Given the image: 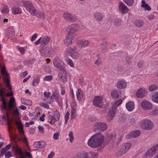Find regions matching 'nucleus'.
Here are the masks:
<instances>
[{
	"label": "nucleus",
	"mask_w": 158,
	"mask_h": 158,
	"mask_svg": "<svg viewBox=\"0 0 158 158\" xmlns=\"http://www.w3.org/2000/svg\"><path fill=\"white\" fill-rule=\"evenodd\" d=\"M104 140L103 136L98 133L94 135L88 140V145L93 148H95L100 146L102 144Z\"/></svg>",
	"instance_id": "obj_1"
},
{
	"label": "nucleus",
	"mask_w": 158,
	"mask_h": 158,
	"mask_svg": "<svg viewBox=\"0 0 158 158\" xmlns=\"http://www.w3.org/2000/svg\"><path fill=\"white\" fill-rule=\"evenodd\" d=\"M23 6L26 7L31 15H34L36 14V10L31 2L29 1L23 2Z\"/></svg>",
	"instance_id": "obj_2"
},
{
	"label": "nucleus",
	"mask_w": 158,
	"mask_h": 158,
	"mask_svg": "<svg viewBox=\"0 0 158 158\" xmlns=\"http://www.w3.org/2000/svg\"><path fill=\"white\" fill-rule=\"evenodd\" d=\"M131 144L129 143H126L120 146V148L118 150L117 154L119 155H122L126 153L129 149Z\"/></svg>",
	"instance_id": "obj_3"
},
{
	"label": "nucleus",
	"mask_w": 158,
	"mask_h": 158,
	"mask_svg": "<svg viewBox=\"0 0 158 158\" xmlns=\"http://www.w3.org/2000/svg\"><path fill=\"white\" fill-rule=\"evenodd\" d=\"M77 48H74L69 47L66 49V52L68 54L71 56L73 58L76 59L79 56V54L77 51Z\"/></svg>",
	"instance_id": "obj_4"
},
{
	"label": "nucleus",
	"mask_w": 158,
	"mask_h": 158,
	"mask_svg": "<svg viewBox=\"0 0 158 158\" xmlns=\"http://www.w3.org/2000/svg\"><path fill=\"white\" fill-rule=\"evenodd\" d=\"M53 63L54 66L60 69V70H64L65 69L64 63L58 57H56L54 59Z\"/></svg>",
	"instance_id": "obj_5"
},
{
	"label": "nucleus",
	"mask_w": 158,
	"mask_h": 158,
	"mask_svg": "<svg viewBox=\"0 0 158 158\" xmlns=\"http://www.w3.org/2000/svg\"><path fill=\"white\" fill-rule=\"evenodd\" d=\"M142 126L144 129L147 130H152L154 124L151 121L148 119H144L141 122Z\"/></svg>",
	"instance_id": "obj_6"
},
{
	"label": "nucleus",
	"mask_w": 158,
	"mask_h": 158,
	"mask_svg": "<svg viewBox=\"0 0 158 158\" xmlns=\"http://www.w3.org/2000/svg\"><path fill=\"white\" fill-rule=\"evenodd\" d=\"M63 16L66 20L71 22L75 21L77 19V17L75 15L68 12L64 13Z\"/></svg>",
	"instance_id": "obj_7"
},
{
	"label": "nucleus",
	"mask_w": 158,
	"mask_h": 158,
	"mask_svg": "<svg viewBox=\"0 0 158 158\" xmlns=\"http://www.w3.org/2000/svg\"><path fill=\"white\" fill-rule=\"evenodd\" d=\"M102 98L99 96H96L94 98L93 103L94 106L98 107H102L103 106Z\"/></svg>",
	"instance_id": "obj_8"
},
{
	"label": "nucleus",
	"mask_w": 158,
	"mask_h": 158,
	"mask_svg": "<svg viewBox=\"0 0 158 158\" xmlns=\"http://www.w3.org/2000/svg\"><path fill=\"white\" fill-rule=\"evenodd\" d=\"M118 8L119 11L122 14H127L129 11L127 7L121 2H119V3Z\"/></svg>",
	"instance_id": "obj_9"
},
{
	"label": "nucleus",
	"mask_w": 158,
	"mask_h": 158,
	"mask_svg": "<svg viewBox=\"0 0 158 158\" xmlns=\"http://www.w3.org/2000/svg\"><path fill=\"white\" fill-rule=\"evenodd\" d=\"M58 77L62 82H65L67 81V77L66 69L60 70L58 73Z\"/></svg>",
	"instance_id": "obj_10"
},
{
	"label": "nucleus",
	"mask_w": 158,
	"mask_h": 158,
	"mask_svg": "<svg viewBox=\"0 0 158 158\" xmlns=\"http://www.w3.org/2000/svg\"><path fill=\"white\" fill-rule=\"evenodd\" d=\"M116 111V108L114 106L110 108L107 116V120L111 121L114 117Z\"/></svg>",
	"instance_id": "obj_11"
},
{
	"label": "nucleus",
	"mask_w": 158,
	"mask_h": 158,
	"mask_svg": "<svg viewBox=\"0 0 158 158\" xmlns=\"http://www.w3.org/2000/svg\"><path fill=\"white\" fill-rule=\"evenodd\" d=\"M95 126L97 130L100 132L103 131L107 128V124L104 122H98Z\"/></svg>",
	"instance_id": "obj_12"
},
{
	"label": "nucleus",
	"mask_w": 158,
	"mask_h": 158,
	"mask_svg": "<svg viewBox=\"0 0 158 158\" xmlns=\"http://www.w3.org/2000/svg\"><path fill=\"white\" fill-rule=\"evenodd\" d=\"M52 49L51 47L47 46L46 47L41 48L40 50L41 55L42 56H47L51 52Z\"/></svg>",
	"instance_id": "obj_13"
},
{
	"label": "nucleus",
	"mask_w": 158,
	"mask_h": 158,
	"mask_svg": "<svg viewBox=\"0 0 158 158\" xmlns=\"http://www.w3.org/2000/svg\"><path fill=\"white\" fill-rule=\"evenodd\" d=\"M78 28L77 25L75 24H73L68 27L67 31L68 32V34L74 35V33L77 31Z\"/></svg>",
	"instance_id": "obj_14"
},
{
	"label": "nucleus",
	"mask_w": 158,
	"mask_h": 158,
	"mask_svg": "<svg viewBox=\"0 0 158 158\" xmlns=\"http://www.w3.org/2000/svg\"><path fill=\"white\" fill-rule=\"evenodd\" d=\"M75 35H70L68 34L66 36L65 40L64 41V44L66 46H69L70 45L72 42L74 38Z\"/></svg>",
	"instance_id": "obj_15"
},
{
	"label": "nucleus",
	"mask_w": 158,
	"mask_h": 158,
	"mask_svg": "<svg viewBox=\"0 0 158 158\" xmlns=\"http://www.w3.org/2000/svg\"><path fill=\"white\" fill-rule=\"evenodd\" d=\"M141 106L145 110H149L152 109L153 106L152 104L147 101H143L141 103Z\"/></svg>",
	"instance_id": "obj_16"
},
{
	"label": "nucleus",
	"mask_w": 158,
	"mask_h": 158,
	"mask_svg": "<svg viewBox=\"0 0 158 158\" xmlns=\"http://www.w3.org/2000/svg\"><path fill=\"white\" fill-rule=\"evenodd\" d=\"M12 151L14 152L15 155L23 154V153L21 148L17 144L14 145L12 147Z\"/></svg>",
	"instance_id": "obj_17"
},
{
	"label": "nucleus",
	"mask_w": 158,
	"mask_h": 158,
	"mask_svg": "<svg viewBox=\"0 0 158 158\" xmlns=\"http://www.w3.org/2000/svg\"><path fill=\"white\" fill-rule=\"evenodd\" d=\"M146 94V90L143 88H141L137 91L136 93V95L137 97L139 98H142L145 96Z\"/></svg>",
	"instance_id": "obj_18"
},
{
	"label": "nucleus",
	"mask_w": 158,
	"mask_h": 158,
	"mask_svg": "<svg viewBox=\"0 0 158 158\" xmlns=\"http://www.w3.org/2000/svg\"><path fill=\"white\" fill-rule=\"evenodd\" d=\"M127 85V82L124 80H119L116 84L117 87L120 89H123L125 88Z\"/></svg>",
	"instance_id": "obj_19"
},
{
	"label": "nucleus",
	"mask_w": 158,
	"mask_h": 158,
	"mask_svg": "<svg viewBox=\"0 0 158 158\" xmlns=\"http://www.w3.org/2000/svg\"><path fill=\"white\" fill-rule=\"evenodd\" d=\"M15 99L13 97H11L9 102V103L7 107V110H6L7 112L8 111H11L13 109H15V105H14Z\"/></svg>",
	"instance_id": "obj_20"
},
{
	"label": "nucleus",
	"mask_w": 158,
	"mask_h": 158,
	"mask_svg": "<svg viewBox=\"0 0 158 158\" xmlns=\"http://www.w3.org/2000/svg\"><path fill=\"white\" fill-rule=\"evenodd\" d=\"M15 121L16 125L17 127V128L19 130V132L22 135H24V131L23 130V126L22 125L21 122L17 120H16Z\"/></svg>",
	"instance_id": "obj_21"
},
{
	"label": "nucleus",
	"mask_w": 158,
	"mask_h": 158,
	"mask_svg": "<svg viewBox=\"0 0 158 158\" xmlns=\"http://www.w3.org/2000/svg\"><path fill=\"white\" fill-rule=\"evenodd\" d=\"M46 145L45 143L43 141L35 142L33 144L34 148H40L44 147Z\"/></svg>",
	"instance_id": "obj_22"
},
{
	"label": "nucleus",
	"mask_w": 158,
	"mask_h": 158,
	"mask_svg": "<svg viewBox=\"0 0 158 158\" xmlns=\"http://www.w3.org/2000/svg\"><path fill=\"white\" fill-rule=\"evenodd\" d=\"M126 107L129 111H132L135 107V104L133 102H130L126 103Z\"/></svg>",
	"instance_id": "obj_23"
},
{
	"label": "nucleus",
	"mask_w": 158,
	"mask_h": 158,
	"mask_svg": "<svg viewBox=\"0 0 158 158\" xmlns=\"http://www.w3.org/2000/svg\"><path fill=\"white\" fill-rule=\"evenodd\" d=\"M112 97L115 99H118L121 97V92L118 90H114L111 93Z\"/></svg>",
	"instance_id": "obj_24"
},
{
	"label": "nucleus",
	"mask_w": 158,
	"mask_h": 158,
	"mask_svg": "<svg viewBox=\"0 0 158 158\" xmlns=\"http://www.w3.org/2000/svg\"><path fill=\"white\" fill-rule=\"evenodd\" d=\"M94 17L97 21H101L103 18V14L101 13L96 12L94 13Z\"/></svg>",
	"instance_id": "obj_25"
},
{
	"label": "nucleus",
	"mask_w": 158,
	"mask_h": 158,
	"mask_svg": "<svg viewBox=\"0 0 158 158\" xmlns=\"http://www.w3.org/2000/svg\"><path fill=\"white\" fill-rule=\"evenodd\" d=\"M155 154L152 149L150 148L146 152L145 155V156L147 158H150V157L153 156Z\"/></svg>",
	"instance_id": "obj_26"
},
{
	"label": "nucleus",
	"mask_w": 158,
	"mask_h": 158,
	"mask_svg": "<svg viewBox=\"0 0 158 158\" xmlns=\"http://www.w3.org/2000/svg\"><path fill=\"white\" fill-rule=\"evenodd\" d=\"M12 12L14 14L16 15L21 13L22 11L20 8L15 6L12 8Z\"/></svg>",
	"instance_id": "obj_27"
},
{
	"label": "nucleus",
	"mask_w": 158,
	"mask_h": 158,
	"mask_svg": "<svg viewBox=\"0 0 158 158\" xmlns=\"http://www.w3.org/2000/svg\"><path fill=\"white\" fill-rule=\"evenodd\" d=\"M77 98L78 101H81L83 97V92L81 89H78L76 93Z\"/></svg>",
	"instance_id": "obj_28"
},
{
	"label": "nucleus",
	"mask_w": 158,
	"mask_h": 158,
	"mask_svg": "<svg viewBox=\"0 0 158 158\" xmlns=\"http://www.w3.org/2000/svg\"><path fill=\"white\" fill-rule=\"evenodd\" d=\"M140 132L139 131H135L130 133V136L131 138H136L139 136Z\"/></svg>",
	"instance_id": "obj_29"
},
{
	"label": "nucleus",
	"mask_w": 158,
	"mask_h": 158,
	"mask_svg": "<svg viewBox=\"0 0 158 158\" xmlns=\"http://www.w3.org/2000/svg\"><path fill=\"white\" fill-rule=\"evenodd\" d=\"M135 24L137 27H142L144 24V22L141 20L136 19L135 20Z\"/></svg>",
	"instance_id": "obj_30"
},
{
	"label": "nucleus",
	"mask_w": 158,
	"mask_h": 158,
	"mask_svg": "<svg viewBox=\"0 0 158 158\" xmlns=\"http://www.w3.org/2000/svg\"><path fill=\"white\" fill-rule=\"evenodd\" d=\"M48 122L52 125L54 124L56 121V120L52 115H49L48 116Z\"/></svg>",
	"instance_id": "obj_31"
},
{
	"label": "nucleus",
	"mask_w": 158,
	"mask_h": 158,
	"mask_svg": "<svg viewBox=\"0 0 158 158\" xmlns=\"http://www.w3.org/2000/svg\"><path fill=\"white\" fill-rule=\"evenodd\" d=\"M59 98V94L56 92L53 93L51 96V98L52 99H53V98H54L55 101L56 102H57L58 101Z\"/></svg>",
	"instance_id": "obj_32"
},
{
	"label": "nucleus",
	"mask_w": 158,
	"mask_h": 158,
	"mask_svg": "<svg viewBox=\"0 0 158 158\" xmlns=\"http://www.w3.org/2000/svg\"><path fill=\"white\" fill-rule=\"evenodd\" d=\"M50 40V37L45 36L43 38L41 43L43 45H46L47 44Z\"/></svg>",
	"instance_id": "obj_33"
},
{
	"label": "nucleus",
	"mask_w": 158,
	"mask_h": 158,
	"mask_svg": "<svg viewBox=\"0 0 158 158\" xmlns=\"http://www.w3.org/2000/svg\"><path fill=\"white\" fill-rule=\"evenodd\" d=\"M53 117L56 121H57L60 118L59 113L57 110L54 111L53 114Z\"/></svg>",
	"instance_id": "obj_34"
},
{
	"label": "nucleus",
	"mask_w": 158,
	"mask_h": 158,
	"mask_svg": "<svg viewBox=\"0 0 158 158\" xmlns=\"http://www.w3.org/2000/svg\"><path fill=\"white\" fill-rule=\"evenodd\" d=\"M36 16L38 18L41 19H44L45 18V16L44 13L41 12H39L36 14Z\"/></svg>",
	"instance_id": "obj_35"
},
{
	"label": "nucleus",
	"mask_w": 158,
	"mask_h": 158,
	"mask_svg": "<svg viewBox=\"0 0 158 158\" xmlns=\"http://www.w3.org/2000/svg\"><path fill=\"white\" fill-rule=\"evenodd\" d=\"M128 6H131L133 5L134 2V0H123Z\"/></svg>",
	"instance_id": "obj_36"
},
{
	"label": "nucleus",
	"mask_w": 158,
	"mask_h": 158,
	"mask_svg": "<svg viewBox=\"0 0 158 158\" xmlns=\"http://www.w3.org/2000/svg\"><path fill=\"white\" fill-rule=\"evenodd\" d=\"M158 89V86L156 84H153L149 87V90L150 91H152Z\"/></svg>",
	"instance_id": "obj_37"
},
{
	"label": "nucleus",
	"mask_w": 158,
	"mask_h": 158,
	"mask_svg": "<svg viewBox=\"0 0 158 158\" xmlns=\"http://www.w3.org/2000/svg\"><path fill=\"white\" fill-rule=\"evenodd\" d=\"M152 99L154 102L158 103V92L154 94Z\"/></svg>",
	"instance_id": "obj_38"
},
{
	"label": "nucleus",
	"mask_w": 158,
	"mask_h": 158,
	"mask_svg": "<svg viewBox=\"0 0 158 158\" xmlns=\"http://www.w3.org/2000/svg\"><path fill=\"white\" fill-rule=\"evenodd\" d=\"M122 20L121 19H117L115 20L114 24L116 26H120L122 23Z\"/></svg>",
	"instance_id": "obj_39"
},
{
	"label": "nucleus",
	"mask_w": 158,
	"mask_h": 158,
	"mask_svg": "<svg viewBox=\"0 0 158 158\" xmlns=\"http://www.w3.org/2000/svg\"><path fill=\"white\" fill-rule=\"evenodd\" d=\"M66 61L68 64L72 68H74V64L73 61L70 58H68L66 59Z\"/></svg>",
	"instance_id": "obj_40"
},
{
	"label": "nucleus",
	"mask_w": 158,
	"mask_h": 158,
	"mask_svg": "<svg viewBox=\"0 0 158 158\" xmlns=\"http://www.w3.org/2000/svg\"><path fill=\"white\" fill-rule=\"evenodd\" d=\"M1 12L3 14H6L8 13L9 12V10L7 6H4L1 10Z\"/></svg>",
	"instance_id": "obj_41"
},
{
	"label": "nucleus",
	"mask_w": 158,
	"mask_h": 158,
	"mask_svg": "<svg viewBox=\"0 0 158 158\" xmlns=\"http://www.w3.org/2000/svg\"><path fill=\"white\" fill-rule=\"evenodd\" d=\"M89 43V41L88 40L83 41L81 43L82 47L85 48L87 47Z\"/></svg>",
	"instance_id": "obj_42"
},
{
	"label": "nucleus",
	"mask_w": 158,
	"mask_h": 158,
	"mask_svg": "<svg viewBox=\"0 0 158 158\" xmlns=\"http://www.w3.org/2000/svg\"><path fill=\"white\" fill-rule=\"evenodd\" d=\"M91 158H97L98 156V153L97 152H90Z\"/></svg>",
	"instance_id": "obj_43"
},
{
	"label": "nucleus",
	"mask_w": 158,
	"mask_h": 158,
	"mask_svg": "<svg viewBox=\"0 0 158 158\" xmlns=\"http://www.w3.org/2000/svg\"><path fill=\"white\" fill-rule=\"evenodd\" d=\"M151 148L155 154L158 152V144H156L153 146Z\"/></svg>",
	"instance_id": "obj_44"
},
{
	"label": "nucleus",
	"mask_w": 158,
	"mask_h": 158,
	"mask_svg": "<svg viewBox=\"0 0 158 158\" xmlns=\"http://www.w3.org/2000/svg\"><path fill=\"white\" fill-rule=\"evenodd\" d=\"M75 158H84V152L82 153H78L75 155Z\"/></svg>",
	"instance_id": "obj_45"
},
{
	"label": "nucleus",
	"mask_w": 158,
	"mask_h": 158,
	"mask_svg": "<svg viewBox=\"0 0 158 158\" xmlns=\"http://www.w3.org/2000/svg\"><path fill=\"white\" fill-rule=\"evenodd\" d=\"M69 114H70L68 111H67L66 112L64 117L65 119V124H67L68 122V120L69 118Z\"/></svg>",
	"instance_id": "obj_46"
},
{
	"label": "nucleus",
	"mask_w": 158,
	"mask_h": 158,
	"mask_svg": "<svg viewBox=\"0 0 158 158\" xmlns=\"http://www.w3.org/2000/svg\"><path fill=\"white\" fill-rule=\"evenodd\" d=\"M45 71L47 73H49L51 72V68L48 66H46L44 68Z\"/></svg>",
	"instance_id": "obj_47"
},
{
	"label": "nucleus",
	"mask_w": 158,
	"mask_h": 158,
	"mask_svg": "<svg viewBox=\"0 0 158 158\" xmlns=\"http://www.w3.org/2000/svg\"><path fill=\"white\" fill-rule=\"evenodd\" d=\"M69 137L70 141L71 143H72L74 139V137L73 133L72 131L69 132Z\"/></svg>",
	"instance_id": "obj_48"
},
{
	"label": "nucleus",
	"mask_w": 158,
	"mask_h": 158,
	"mask_svg": "<svg viewBox=\"0 0 158 158\" xmlns=\"http://www.w3.org/2000/svg\"><path fill=\"white\" fill-rule=\"evenodd\" d=\"M123 102V100L121 99H120L116 101L114 103V105L116 107L120 105Z\"/></svg>",
	"instance_id": "obj_49"
},
{
	"label": "nucleus",
	"mask_w": 158,
	"mask_h": 158,
	"mask_svg": "<svg viewBox=\"0 0 158 158\" xmlns=\"http://www.w3.org/2000/svg\"><path fill=\"white\" fill-rule=\"evenodd\" d=\"M144 64V62L143 61H140L138 62L137 65L139 68H141L143 67Z\"/></svg>",
	"instance_id": "obj_50"
},
{
	"label": "nucleus",
	"mask_w": 158,
	"mask_h": 158,
	"mask_svg": "<svg viewBox=\"0 0 158 158\" xmlns=\"http://www.w3.org/2000/svg\"><path fill=\"white\" fill-rule=\"evenodd\" d=\"M13 115L15 116H18L19 114V110L17 108H16L15 109H14L13 111Z\"/></svg>",
	"instance_id": "obj_51"
},
{
	"label": "nucleus",
	"mask_w": 158,
	"mask_h": 158,
	"mask_svg": "<svg viewBox=\"0 0 158 158\" xmlns=\"http://www.w3.org/2000/svg\"><path fill=\"white\" fill-rule=\"evenodd\" d=\"M152 114L153 115H156L158 114V107L154 108L152 110Z\"/></svg>",
	"instance_id": "obj_52"
},
{
	"label": "nucleus",
	"mask_w": 158,
	"mask_h": 158,
	"mask_svg": "<svg viewBox=\"0 0 158 158\" xmlns=\"http://www.w3.org/2000/svg\"><path fill=\"white\" fill-rule=\"evenodd\" d=\"M39 79L38 78H36L34 79L33 81V85L34 86H36V85L38 84L39 83Z\"/></svg>",
	"instance_id": "obj_53"
},
{
	"label": "nucleus",
	"mask_w": 158,
	"mask_h": 158,
	"mask_svg": "<svg viewBox=\"0 0 158 158\" xmlns=\"http://www.w3.org/2000/svg\"><path fill=\"white\" fill-rule=\"evenodd\" d=\"M12 153L10 151H8L5 154V157L6 158H9L12 156Z\"/></svg>",
	"instance_id": "obj_54"
},
{
	"label": "nucleus",
	"mask_w": 158,
	"mask_h": 158,
	"mask_svg": "<svg viewBox=\"0 0 158 158\" xmlns=\"http://www.w3.org/2000/svg\"><path fill=\"white\" fill-rule=\"evenodd\" d=\"M40 106L47 109H48L49 107V106L48 104L43 102H41L40 103Z\"/></svg>",
	"instance_id": "obj_55"
},
{
	"label": "nucleus",
	"mask_w": 158,
	"mask_h": 158,
	"mask_svg": "<svg viewBox=\"0 0 158 158\" xmlns=\"http://www.w3.org/2000/svg\"><path fill=\"white\" fill-rule=\"evenodd\" d=\"M84 158H91L90 152H84Z\"/></svg>",
	"instance_id": "obj_56"
},
{
	"label": "nucleus",
	"mask_w": 158,
	"mask_h": 158,
	"mask_svg": "<svg viewBox=\"0 0 158 158\" xmlns=\"http://www.w3.org/2000/svg\"><path fill=\"white\" fill-rule=\"evenodd\" d=\"M17 49L20 52L21 54H23L24 53L25 50L23 48L18 46Z\"/></svg>",
	"instance_id": "obj_57"
},
{
	"label": "nucleus",
	"mask_w": 158,
	"mask_h": 158,
	"mask_svg": "<svg viewBox=\"0 0 158 158\" xmlns=\"http://www.w3.org/2000/svg\"><path fill=\"white\" fill-rule=\"evenodd\" d=\"M52 77L51 76H46L44 78V80L47 81H49L52 80Z\"/></svg>",
	"instance_id": "obj_58"
},
{
	"label": "nucleus",
	"mask_w": 158,
	"mask_h": 158,
	"mask_svg": "<svg viewBox=\"0 0 158 158\" xmlns=\"http://www.w3.org/2000/svg\"><path fill=\"white\" fill-rule=\"evenodd\" d=\"M59 132H57L55 133L53 135V138L55 140H57L59 138Z\"/></svg>",
	"instance_id": "obj_59"
},
{
	"label": "nucleus",
	"mask_w": 158,
	"mask_h": 158,
	"mask_svg": "<svg viewBox=\"0 0 158 158\" xmlns=\"http://www.w3.org/2000/svg\"><path fill=\"white\" fill-rule=\"evenodd\" d=\"M29 101V102H30L29 104V105H32V103L30 100H27L26 99H23L22 100H21V102L23 104L26 105V103L25 102V101Z\"/></svg>",
	"instance_id": "obj_60"
},
{
	"label": "nucleus",
	"mask_w": 158,
	"mask_h": 158,
	"mask_svg": "<svg viewBox=\"0 0 158 158\" xmlns=\"http://www.w3.org/2000/svg\"><path fill=\"white\" fill-rule=\"evenodd\" d=\"M34 122L33 121H31L30 122L26 123L25 124V126L26 127H28L30 125H33L34 124Z\"/></svg>",
	"instance_id": "obj_61"
},
{
	"label": "nucleus",
	"mask_w": 158,
	"mask_h": 158,
	"mask_svg": "<svg viewBox=\"0 0 158 158\" xmlns=\"http://www.w3.org/2000/svg\"><path fill=\"white\" fill-rule=\"evenodd\" d=\"M37 34L36 33H35L32 36L31 38V41H33L35 40L37 38Z\"/></svg>",
	"instance_id": "obj_62"
},
{
	"label": "nucleus",
	"mask_w": 158,
	"mask_h": 158,
	"mask_svg": "<svg viewBox=\"0 0 158 158\" xmlns=\"http://www.w3.org/2000/svg\"><path fill=\"white\" fill-rule=\"evenodd\" d=\"M51 95V93L48 92H44V95L45 96V97L48 98Z\"/></svg>",
	"instance_id": "obj_63"
},
{
	"label": "nucleus",
	"mask_w": 158,
	"mask_h": 158,
	"mask_svg": "<svg viewBox=\"0 0 158 158\" xmlns=\"http://www.w3.org/2000/svg\"><path fill=\"white\" fill-rule=\"evenodd\" d=\"M154 16L153 15H151L147 16L148 19L149 20H152L154 18Z\"/></svg>",
	"instance_id": "obj_64"
}]
</instances>
